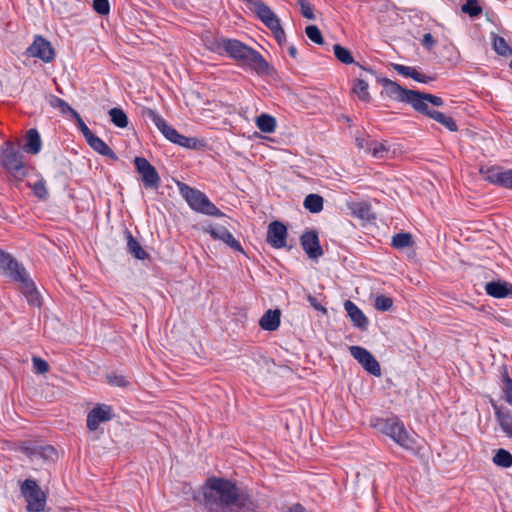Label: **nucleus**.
Returning a JSON list of instances; mask_svg holds the SVG:
<instances>
[{
    "mask_svg": "<svg viewBox=\"0 0 512 512\" xmlns=\"http://www.w3.org/2000/svg\"><path fill=\"white\" fill-rule=\"evenodd\" d=\"M204 504L211 512H256L257 502L247 488L225 478H209L203 489Z\"/></svg>",
    "mask_w": 512,
    "mask_h": 512,
    "instance_id": "nucleus-1",
    "label": "nucleus"
},
{
    "mask_svg": "<svg viewBox=\"0 0 512 512\" xmlns=\"http://www.w3.org/2000/svg\"><path fill=\"white\" fill-rule=\"evenodd\" d=\"M222 47L223 55H228L237 61H241L244 65L257 72H264L268 69V63L263 56L239 40L225 38Z\"/></svg>",
    "mask_w": 512,
    "mask_h": 512,
    "instance_id": "nucleus-2",
    "label": "nucleus"
},
{
    "mask_svg": "<svg viewBox=\"0 0 512 512\" xmlns=\"http://www.w3.org/2000/svg\"><path fill=\"white\" fill-rule=\"evenodd\" d=\"M0 164L7 173L17 180H22L27 175L24 156L11 141H6L0 147Z\"/></svg>",
    "mask_w": 512,
    "mask_h": 512,
    "instance_id": "nucleus-3",
    "label": "nucleus"
},
{
    "mask_svg": "<svg viewBox=\"0 0 512 512\" xmlns=\"http://www.w3.org/2000/svg\"><path fill=\"white\" fill-rule=\"evenodd\" d=\"M180 194L191 209L210 216H220L221 211L201 191L184 183L178 184Z\"/></svg>",
    "mask_w": 512,
    "mask_h": 512,
    "instance_id": "nucleus-4",
    "label": "nucleus"
},
{
    "mask_svg": "<svg viewBox=\"0 0 512 512\" xmlns=\"http://www.w3.org/2000/svg\"><path fill=\"white\" fill-rule=\"evenodd\" d=\"M147 116L155 124L163 136L170 142L184 148H197L199 141L196 138L186 137L180 134L176 129L170 126L166 120L156 111L149 109L147 111Z\"/></svg>",
    "mask_w": 512,
    "mask_h": 512,
    "instance_id": "nucleus-5",
    "label": "nucleus"
},
{
    "mask_svg": "<svg viewBox=\"0 0 512 512\" xmlns=\"http://www.w3.org/2000/svg\"><path fill=\"white\" fill-rule=\"evenodd\" d=\"M380 431L404 449L415 450L417 448L416 439L409 434L404 424L396 418L383 420L380 424Z\"/></svg>",
    "mask_w": 512,
    "mask_h": 512,
    "instance_id": "nucleus-6",
    "label": "nucleus"
},
{
    "mask_svg": "<svg viewBox=\"0 0 512 512\" xmlns=\"http://www.w3.org/2000/svg\"><path fill=\"white\" fill-rule=\"evenodd\" d=\"M21 493L29 512H41L46 506V496L35 480L26 479L21 484Z\"/></svg>",
    "mask_w": 512,
    "mask_h": 512,
    "instance_id": "nucleus-7",
    "label": "nucleus"
},
{
    "mask_svg": "<svg viewBox=\"0 0 512 512\" xmlns=\"http://www.w3.org/2000/svg\"><path fill=\"white\" fill-rule=\"evenodd\" d=\"M383 86L386 94L390 98L402 102H407L410 103L413 107L418 106L420 108V99L418 98L416 91L405 89L396 82L389 79L383 80Z\"/></svg>",
    "mask_w": 512,
    "mask_h": 512,
    "instance_id": "nucleus-8",
    "label": "nucleus"
},
{
    "mask_svg": "<svg viewBox=\"0 0 512 512\" xmlns=\"http://www.w3.org/2000/svg\"><path fill=\"white\" fill-rule=\"evenodd\" d=\"M134 164L137 172L141 176V180L145 188H158L160 177L155 167L144 157H136L134 159Z\"/></svg>",
    "mask_w": 512,
    "mask_h": 512,
    "instance_id": "nucleus-9",
    "label": "nucleus"
},
{
    "mask_svg": "<svg viewBox=\"0 0 512 512\" xmlns=\"http://www.w3.org/2000/svg\"><path fill=\"white\" fill-rule=\"evenodd\" d=\"M203 231L210 234L213 239L223 242L232 250L241 253L244 252L240 242L234 238L224 225L209 224L203 227Z\"/></svg>",
    "mask_w": 512,
    "mask_h": 512,
    "instance_id": "nucleus-10",
    "label": "nucleus"
},
{
    "mask_svg": "<svg viewBox=\"0 0 512 512\" xmlns=\"http://www.w3.org/2000/svg\"><path fill=\"white\" fill-rule=\"evenodd\" d=\"M349 352L367 372L374 376L381 375L380 364L367 349L361 346H350Z\"/></svg>",
    "mask_w": 512,
    "mask_h": 512,
    "instance_id": "nucleus-11",
    "label": "nucleus"
},
{
    "mask_svg": "<svg viewBox=\"0 0 512 512\" xmlns=\"http://www.w3.org/2000/svg\"><path fill=\"white\" fill-rule=\"evenodd\" d=\"M27 54L31 57H37L44 62H51L55 57V52L50 42L41 36L35 37L33 43L27 49Z\"/></svg>",
    "mask_w": 512,
    "mask_h": 512,
    "instance_id": "nucleus-12",
    "label": "nucleus"
},
{
    "mask_svg": "<svg viewBox=\"0 0 512 512\" xmlns=\"http://www.w3.org/2000/svg\"><path fill=\"white\" fill-rule=\"evenodd\" d=\"M287 228L279 222H271L267 230V242L274 248L280 249L286 246Z\"/></svg>",
    "mask_w": 512,
    "mask_h": 512,
    "instance_id": "nucleus-13",
    "label": "nucleus"
},
{
    "mask_svg": "<svg viewBox=\"0 0 512 512\" xmlns=\"http://www.w3.org/2000/svg\"><path fill=\"white\" fill-rule=\"evenodd\" d=\"M15 281L20 283V289L23 295L26 297L30 305L39 307L41 305V297L37 291L34 282L29 278L27 272L21 275V278H17Z\"/></svg>",
    "mask_w": 512,
    "mask_h": 512,
    "instance_id": "nucleus-14",
    "label": "nucleus"
},
{
    "mask_svg": "<svg viewBox=\"0 0 512 512\" xmlns=\"http://www.w3.org/2000/svg\"><path fill=\"white\" fill-rule=\"evenodd\" d=\"M301 246L309 258L317 259L323 255L318 235L315 231L305 232L301 236Z\"/></svg>",
    "mask_w": 512,
    "mask_h": 512,
    "instance_id": "nucleus-15",
    "label": "nucleus"
},
{
    "mask_svg": "<svg viewBox=\"0 0 512 512\" xmlns=\"http://www.w3.org/2000/svg\"><path fill=\"white\" fill-rule=\"evenodd\" d=\"M111 419V407L108 405L95 406L87 416V427L89 430H96L102 422Z\"/></svg>",
    "mask_w": 512,
    "mask_h": 512,
    "instance_id": "nucleus-16",
    "label": "nucleus"
},
{
    "mask_svg": "<svg viewBox=\"0 0 512 512\" xmlns=\"http://www.w3.org/2000/svg\"><path fill=\"white\" fill-rule=\"evenodd\" d=\"M0 270L14 281L21 278L26 270L11 255L0 251Z\"/></svg>",
    "mask_w": 512,
    "mask_h": 512,
    "instance_id": "nucleus-17",
    "label": "nucleus"
},
{
    "mask_svg": "<svg viewBox=\"0 0 512 512\" xmlns=\"http://www.w3.org/2000/svg\"><path fill=\"white\" fill-rule=\"evenodd\" d=\"M344 309L355 327L361 330H365L367 328L368 319L354 302L346 300L344 303Z\"/></svg>",
    "mask_w": 512,
    "mask_h": 512,
    "instance_id": "nucleus-18",
    "label": "nucleus"
},
{
    "mask_svg": "<svg viewBox=\"0 0 512 512\" xmlns=\"http://www.w3.org/2000/svg\"><path fill=\"white\" fill-rule=\"evenodd\" d=\"M485 291L494 298H504L512 294V285L507 282L492 281L486 284Z\"/></svg>",
    "mask_w": 512,
    "mask_h": 512,
    "instance_id": "nucleus-19",
    "label": "nucleus"
},
{
    "mask_svg": "<svg viewBox=\"0 0 512 512\" xmlns=\"http://www.w3.org/2000/svg\"><path fill=\"white\" fill-rule=\"evenodd\" d=\"M280 315L281 314L278 309L266 311L264 315L260 318V327L266 331L276 330L280 325Z\"/></svg>",
    "mask_w": 512,
    "mask_h": 512,
    "instance_id": "nucleus-20",
    "label": "nucleus"
},
{
    "mask_svg": "<svg viewBox=\"0 0 512 512\" xmlns=\"http://www.w3.org/2000/svg\"><path fill=\"white\" fill-rule=\"evenodd\" d=\"M494 412L496 419L507 437H512V414L508 410H502L500 407L494 405Z\"/></svg>",
    "mask_w": 512,
    "mask_h": 512,
    "instance_id": "nucleus-21",
    "label": "nucleus"
},
{
    "mask_svg": "<svg viewBox=\"0 0 512 512\" xmlns=\"http://www.w3.org/2000/svg\"><path fill=\"white\" fill-rule=\"evenodd\" d=\"M417 96L420 99L419 106L420 108L413 107L415 110H417L420 113L428 115V112H432L433 110L429 109L428 104H432L434 106H442L443 100L442 98L432 95V94H422L417 92Z\"/></svg>",
    "mask_w": 512,
    "mask_h": 512,
    "instance_id": "nucleus-22",
    "label": "nucleus"
},
{
    "mask_svg": "<svg viewBox=\"0 0 512 512\" xmlns=\"http://www.w3.org/2000/svg\"><path fill=\"white\" fill-rule=\"evenodd\" d=\"M42 142L36 129H30L26 133L25 150L31 154H38L41 151Z\"/></svg>",
    "mask_w": 512,
    "mask_h": 512,
    "instance_id": "nucleus-23",
    "label": "nucleus"
},
{
    "mask_svg": "<svg viewBox=\"0 0 512 512\" xmlns=\"http://www.w3.org/2000/svg\"><path fill=\"white\" fill-rule=\"evenodd\" d=\"M89 146L103 156H107L112 159H116L115 153L108 147V145L99 137L94 134L87 140Z\"/></svg>",
    "mask_w": 512,
    "mask_h": 512,
    "instance_id": "nucleus-24",
    "label": "nucleus"
},
{
    "mask_svg": "<svg viewBox=\"0 0 512 512\" xmlns=\"http://www.w3.org/2000/svg\"><path fill=\"white\" fill-rule=\"evenodd\" d=\"M257 128L264 133H273L276 129V119L266 113L260 114L255 119Z\"/></svg>",
    "mask_w": 512,
    "mask_h": 512,
    "instance_id": "nucleus-25",
    "label": "nucleus"
},
{
    "mask_svg": "<svg viewBox=\"0 0 512 512\" xmlns=\"http://www.w3.org/2000/svg\"><path fill=\"white\" fill-rule=\"evenodd\" d=\"M250 5V9L257 15V17L262 21H266L275 13L261 0H252Z\"/></svg>",
    "mask_w": 512,
    "mask_h": 512,
    "instance_id": "nucleus-26",
    "label": "nucleus"
},
{
    "mask_svg": "<svg viewBox=\"0 0 512 512\" xmlns=\"http://www.w3.org/2000/svg\"><path fill=\"white\" fill-rule=\"evenodd\" d=\"M273 33L275 39L281 44L285 40V32L281 27L279 18L275 15L263 22Z\"/></svg>",
    "mask_w": 512,
    "mask_h": 512,
    "instance_id": "nucleus-27",
    "label": "nucleus"
},
{
    "mask_svg": "<svg viewBox=\"0 0 512 512\" xmlns=\"http://www.w3.org/2000/svg\"><path fill=\"white\" fill-rule=\"evenodd\" d=\"M127 248L128 251L137 259L144 260L148 257L146 251L130 232L127 233Z\"/></svg>",
    "mask_w": 512,
    "mask_h": 512,
    "instance_id": "nucleus-28",
    "label": "nucleus"
},
{
    "mask_svg": "<svg viewBox=\"0 0 512 512\" xmlns=\"http://www.w3.org/2000/svg\"><path fill=\"white\" fill-rule=\"evenodd\" d=\"M388 151V147L386 146V144L382 142L372 140L366 143V152L370 153L373 157L377 159L384 158Z\"/></svg>",
    "mask_w": 512,
    "mask_h": 512,
    "instance_id": "nucleus-29",
    "label": "nucleus"
},
{
    "mask_svg": "<svg viewBox=\"0 0 512 512\" xmlns=\"http://www.w3.org/2000/svg\"><path fill=\"white\" fill-rule=\"evenodd\" d=\"M427 116H429L432 119H434L435 121L441 123L449 131L455 132L458 129L457 124L452 117L447 116L439 111L428 112Z\"/></svg>",
    "mask_w": 512,
    "mask_h": 512,
    "instance_id": "nucleus-30",
    "label": "nucleus"
},
{
    "mask_svg": "<svg viewBox=\"0 0 512 512\" xmlns=\"http://www.w3.org/2000/svg\"><path fill=\"white\" fill-rule=\"evenodd\" d=\"M304 207L311 213H318L323 209V198L317 194H309L304 200Z\"/></svg>",
    "mask_w": 512,
    "mask_h": 512,
    "instance_id": "nucleus-31",
    "label": "nucleus"
},
{
    "mask_svg": "<svg viewBox=\"0 0 512 512\" xmlns=\"http://www.w3.org/2000/svg\"><path fill=\"white\" fill-rule=\"evenodd\" d=\"M480 173L482 174L483 178L486 181H489L490 183L501 185V177L503 174V171L500 170V168L497 167H488V168H481Z\"/></svg>",
    "mask_w": 512,
    "mask_h": 512,
    "instance_id": "nucleus-32",
    "label": "nucleus"
},
{
    "mask_svg": "<svg viewBox=\"0 0 512 512\" xmlns=\"http://www.w3.org/2000/svg\"><path fill=\"white\" fill-rule=\"evenodd\" d=\"M496 466L509 468L512 466V454L505 449H498L493 457Z\"/></svg>",
    "mask_w": 512,
    "mask_h": 512,
    "instance_id": "nucleus-33",
    "label": "nucleus"
},
{
    "mask_svg": "<svg viewBox=\"0 0 512 512\" xmlns=\"http://www.w3.org/2000/svg\"><path fill=\"white\" fill-rule=\"evenodd\" d=\"M111 122L119 127L125 128L128 125V117L126 113L121 108H112L108 112Z\"/></svg>",
    "mask_w": 512,
    "mask_h": 512,
    "instance_id": "nucleus-34",
    "label": "nucleus"
},
{
    "mask_svg": "<svg viewBox=\"0 0 512 512\" xmlns=\"http://www.w3.org/2000/svg\"><path fill=\"white\" fill-rule=\"evenodd\" d=\"M352 90H353V93L361 101L368 102L370 100V93L368 91V83L364 79H362V78L357 79Z\"/></svg>",
    "mask_w": 512,
    "mask_h": 512,
    "instance_id": "nucleus-35",
    "label": "nucleus"
},
{
    "mask_svg": "<svg viewBox=\"0 0 512 512\" xmlns=\"http://www.w3.org/2000/svg\"><path fill=\"white\" fill-rule=\"evenodd\" d=\"M225 38H215L212 36H205L203 38V42L205 47L211 52L217 53L219 55H223V47Z\"/></svg>",
    "mask_w": 512,
    "mask_h": 512,
    "instance_id": "nucleus-36",
    "label": "nucleus"
},
{
    "mask_svg": "<svg viewBox=\"0 0 512 512\" xmlns=\"http://www.w3.org/2000/svg\"><path fill=\"white\" fill-rule=\"evenodd\" d=\"M49 104L53 108L59 109L60 112L64 115L74 116V113L77 112L66 101L56 96H50Z\"/></svg>",
    "mask_w": 512,
    "mask_h": 512,
    "instance_id": "nucleus-37",
    "label": "nucleus"
},
{
    "mask_svg": "<svg viewBox=\"0 0 512 512\" xmlns=\"http://www.w3.org/2000/svg\"><path fill=\"white\" fill-rule=\"evenodd\" d=\"M493 48L501 56H511L512 48L508 45L506 40L500 36L493 37Z\"/></svg>",
    "mask_w": 512,
    "mask_h": 512,
    "instance_id": "nucleus-38",
    "label": "nucleus"
},
{
    "mask_svg": "<svg viewBox=\"0 0 512 512\" xmlns=\"http://www.w3.org/2000/svg\"><path fill=\"white\" fill-rule=\"evenodd\" d=\"M461 11L470 17H476L482 13V8L477 0H466L461 7Z\"/></svg>",
    "mask_w": 512,
    "mask_h": 512,
    "instance_id": "nucleus-39",
    "label": "nucleus"
},
{
    "mask_svg": "<svg viewBox=\"0 0 512 512\" xmlns=\"http://www.w3.org/2000/svg\"><path fill=\"white\" fill-rule=\"evenodd\" d=\"M412 244V237L409 233H398L392 238V246L397 249L409 247Z\"/></svg>",
    "mask_w": 512,
    "mask_h": 512,
    "instance_id": "nucleus-40",
    "label": "nucleus"
},
{
    "mask_svg": "<svg viewBox=\"0 0 512 512\" xmlns=\"http://www.w3.org/2000/svg\"><path fill=\"white\" fill-rule=\"evenodd\" d=\"M333 49H334V54H335L336 58L340 62H342L344 64L353 63L354 59L348 49H346L345 47H343L339 44L334 45Z\"/></svg>",
    "mask_w": 512,
    "mask_h": 512,
    "instance_id": "nucleus-41",
    "label": "nucleus"
},
{
    "mask_svg": "<svg viewBox=\"0 0 512 512\" xmlns=\"http://www.w3.org/2000/svg\"><path fill=\"white\" fill-rule=\"evenodd\" d=\"M307 37L315 44L321 45L324 40L320 29L316 25H309L305 29Z\"/></svg>",
    "mask_w": 512,
    "mask_h": 512,
    "instance_id": "nucleus-42",
    "label": "nucleus"
},
{
    "mask_svg": "<svg viewBox=\"0 0 512 512\" xmlns=\"http://www.w3.org/2000/svg\"><path fill=\"white\" fill-rule=\"evenodd\" d=\"M393 305V300L385 295H378L375 298V308L379 311H388Z\"/></svg>",
    "mask_w": 512,
    "mask_h": 512,
    "instance_id": "nucleus-43",
    "label": "nucleus"
},
{
    "mask_svg": "<svg viewBox=\"0 0 512 512\" xmlns=\"http://www.w3.org/2000/svg\"><path fill=\"white\" fill-rule=\"evenodd\" d=\"M503 393L505 401L512 406V379L507 373L503 377Z\"/></svg>",
    "mask_w": 512,
    "mask_h": 512,
    "instance_id": "nucleus-44",
    "label": "nucleus"
},
{
    "mask_svg": "<svg viewBox=\"0 0 512 512\" xmlns=\"http://www.w3.org/2000/svg\"><path fill=\"white\" fill-rule=\"evenodd\" d=\"M34 371L39 374H44L49 371V364L46 360L40 357L32 358Z\"/></svg>",
    "mask_w": 512,
    "mask_h": 512,
    "instance_id": "nucleus-45",
    "label": "nucleus"
},
{
    "mask_svg": "<svg viewBox=\"0 0 512 512\" xmlns=\"http://www.w3.org/2000/svg\"><path fill=\"white\" fill-rule=\"evenodd\" d=\"M34 194L40 199H46L48 197V190L43 180H38L33 185Z\"/></svg>",
    "mask_w": 512,
    "mask_h": 512,
    "instance_id": "nucleus-46",
    "label": "nucleus"
},
{
    "mask_svg": "<svg viewBox=\"0 0 512 512\" xmlns=\"http://www.w3.org/2000/svg\"><path fill=\"white\" fill-rule=\"evenodd\" d=\"M297 1H298V4L300 5L302 16L309 20H313L315 18V15L313 13V8H312L311 4L309 2H307L306 0H297Z\"/></svg>",
    "mask_w": 512,
    "mask_h": 512,
    "instance_id": "nucleus-47",
    "label": "nucleus"
},
{
    "mask_svg": "<svg viewBox=\"0 0 512 512\" xmlns=\"http://www.w3.org/2000/svg\"><path fill=\"white\" fill-rule=\"evenodd\" d=\"M107 380L109 384L118 386V387H125L129 384V381L126 379L123 375L118 374H109L107 375Z\"/></svg>",
    "mask_w": 512,
    "mask_h": 512,
    "instance_id": "nucleus-48",
    "label": "nucleus"
},
{
    "mask_svg": "<svg viewBox=\"0 0 512 512\" xmlns=\"http://www.w3.org/2000/svg\"><path fill=\"white\" fill-rule=\"evenodd\" d=\"M93 8L97 13L107 15L110 11V4L108 0H94Z\"/></svg>",
    "mask_w": 512,
    "mask_h": 512,
    "instance_id": "nucleus-49",
    "label": "nucleus"
},
{
    "mask_svg": "<svg viewBox=\"0 0 512 512\" xmlns=\"http://www.w3.org/2000/svg\"><path fill=\"white\" fill-rule=\"evenodd\" d=\"M77 122L78 128L83 134L85 140H87L90 136L93 135L92 131L88 128V126L84 123L81 116L78 114V112L74 113L73 116Z\"/></svg>",
    "mask_w": 512,
    "mask_h": 512,
    "instance_id": "nucleus-50",
    "label": "nucleus"
},
{
    "mask_svg": "<svg viewBox=\"0 0 512 512\" xmlns=\"http://www.w3.org/2000/svg\"><path fill=\"white\" fill-rule=\"evenodd\" d=\"M394 70H396L400 75H403L405 77H411L414 68L410 66H405L402 64H394L393 65Z\"/></svg>",
    "mask_w": 512,
    "mask_h": 512,
    "instance_id": "nucleus-51",
    "label": "nucleus"
},
{
    "mask_svg": "<svg viewBox=\"0 0 512 512\" xmlns=\"http://www.w3.org/2000/svg\"><path fill=\"white\" fill-rule=\"evenodd\" d=\"M500 186L512 189V169L503 171Z\"/></svg>",
    "mask_w": 512,
    "mask_h": 512,
    "instance_id": "nucleus-52",
    "label": "nucleus"
},
{
    "mask_svg": "<svg viewBox=\"0 0 512 512\" xmlns=\"http://www.w3.org/2000/svg\"><path fill=\"white\" fill-rule=\"evenodd\" d=\"M411 78L414 79L415 81L421 82V83H427V82H429L431 80L430 77H428L425 74L417 71L415 68L413 70Z\"/></svg>",
    "mask_w": 512,
    "mask_h": 512,
    "instance_id": "nucleus-53",
    "label": "nucleus"
},
{
    "mask_svg": "<svg viewBox=\"0 0 512 512\" xmlns=\"http://www.w3.org/2000/svg\"><path fill=\"white\" fill-rule=\"evenodd\" d=\"M411 78L414 79L415 81L421 82V83H427V82H429L431 80L430 77H428L425 74L417 71L415 68L413 70Z\"/></svg>",
    "mask_w": 512,
    "mask_h": 512,
    "instance_id": "nucleus-54",
    "label": "nucleus"
},
{
    "mask_svg": "<svg viewBox=\"0 0 512 512\" xmlns=\"http://www.w3.org/2000/svg\"><path fill=\"white\" fill-rule=\"evenodd\" d=\"M422 44H423V46L425 48L430 50V49H432L434 47L435 40H434L433 36L430 33H426L423 36Z\"/></svg>",
    "mask_w": 512,
    "mask_h": 512,
    "instance_id": "nucleus-55",
    "label": "nucleus"
},
{
    "mask_svg": "<svg viewBox=\"0 0 512 512\" xmlns=\"http://www.w3.org/2000/svg\"><path fill=\"white\" fill-rule=\"evenodd\" d=\"M307 300L316 310L326 312L325 308L317 302V299L314 296L309 295Z\"/></svg>",
    "mask_w": 512,
    "mask_h": 512,
    "instance_id": "nucleus-56",
    "label": "nucleus"
},
{
    "mask_svg": "<svg viewBox=\"0 0 512 512\" xmlns=\"http://www.w3.org/2000/svg\"><path fill=\"white\" fill-rule=\"evenodd\" d=\"M355 141H356V146L359 149L364 150L366 152V143L368 141H371V140L370 139H365V138H362V137H356Z\"/></svg>",
    "mask_w": 512,
    "mask_h": 512,
    "instance_id": "nucleus-57",
    "label": "nucleus"
},
{
    "mask_svg": "<svg viewBox=\"0 0 512 512\" xmlns=\"http://www.w3.org/2000/svg\"><path fill=\"white\" fill-rule=\"evenodd\" d=\"M286 512H306L305 508L300 504H295L290 507Z\"/></svg>",
    "mask_w": 512,
    "mask_h": 512,
    "instance_id": "nucleus-58",
    "label": "nucleus"
},
{
    "mask_svg": "<svg viewBox=\"0 0 512 512\" xmlns=\"http://www.w3.org/2000/svg\"><path fill=\"white\" fill-rule=\"evenodd\" d=\"M368 211H369V209H368V206H366V205H360V208L358 210L359 215L361 217H365L366 214L368 213Z\"/></svg>",
    "mask_w": 512,
    "mask_h": 512,
    "instance_id": "nucleus-59",
    "label": "nucleus"
},
{
    "mask_svg": "<svg viewBox=\"0 0 512 512\" xmlns=\"http://www.w3.org/2000/svg\"><path fill=\"white\" fill-rule=\"evenodd\" d=\"M291 57L296 58L297 56V49L295 46H290L288 50Z\"/></svg>",
    "mask_w": 512,
    "mask_h": 512,
    "instance_id": "nucleus-60",
    "label": "nucleus"
},
{
    "mask_svg": "<svg viewBox=\"0 0 512 512\" xmlns=\"http://www.w3.org/2000/svg\"><path fill=\"white\" fill-rule=\"evenodd\" d=\"M45 451L48 453L47 455L50 457L56 455V451L53 447H47L45 448Z\"/></svg>",
    "mask_w": 512,
    "mask_h": 512,
    "instance_id": "nucleus-61",
    "label": "nucleus"
},
{
    "mask_svg": "<svg viewBox=\"0 0 512 512\" xmlns=\"http://www.w3.org/2000/svg\"><path fill=\"white\" fill-rule=\"evenodd\" d=\"M510 68L512 69V59H511V62H510Z\"/></svg>",
    "mask_w": 512,
    "mask_h": 512,
    "instance_id": "nucleus-62",
    "label": "nucleus"
}]
</instances>
